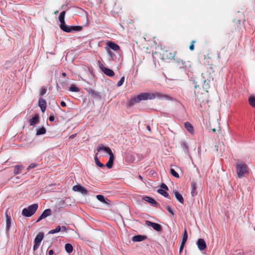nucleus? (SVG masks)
<instances>
[{
    "label": "nucleus",
    "mask_w": 255,
    "mask_h": 255,
    "mask_svg": "<svg viewBox=\"0 0 255 255\" xmlns=\"http://www.w3.org/2000/svg\"><path fill=\"white\" fill-rule=\"evenodd\" d=\"M215 67L212 65L206 66L204 71L202 73V76L203 79V87L205 89L209 88V82L213 80L215 75L214 70Z\"/></svg>",
    "instance_id": "nucleus-1"
},
{
    "label": "nucleus",
    "mask_w": 255,
    "mask_h": 255,
    "mask_svg": "<svg viewBox=\"0 0 255 255\" xmlns=\"http://www.w3.org/2000/svg\"><path fill=\"white\" fill-rule=\"evenodd\" d=\"M155 99L153 93L147 92L141 93L136 97H132L127 102V105L129 107L133 106L135 104L139 103L142 100H153Z\"/></svg>",
    "instance_id": "nucleus-2"
},
{
    "label": "nucleus",
    "mask_w": 255,
    "mask_h": 255,
    "mask_svg": "<svg viewBox=\"0 0 255 255\" xmlns=\"http://www.w3.org/2000/svg\"><path fill=\"white\" fill-rule=\"evenodd\" d=\"M177 52L173 50H162L161 54V58L164 61L170 62L174 60Z\"/></svg>",
    "instance_id": "nucleus-3"
},
{
    "label": "nucleus",
    "mask_w": 255,
    "mask_h": 255,
    "mask_svg": "<svg viewBox=\"0 0 255 255\" xmlns=\"http://www.w3.org/2000/svg\"><path fill=\"white\" fill-rule=\"evenodd\" d=\"M236 169L239 178H241L245 176L246 174L249 173V168L244 163H239L237 164Z\"/></svg>",
    "instance_id": "nucleus-4"
},
{
    "label": "nucleus",
    "mask_w": 255,
    "mask_h": 255,
    "mask_svg": "<svg viewBox=\"0 0 255 255\" xmlns=\"http://www.w3.org/2000/svg\"><path fill=\"white\" fill-rule=\"evenodd\" d=\"M38 204H33L29 206L27 208H24L22 211V214L27 217L32 216L38 209Z\"/></svg>",
    "instance_id": "nucleus-5"
},
{
    "label": "nucleus",
    "mask_w": 255,
    "mask_h": 255,
    "mask_svg": "<svg viewBox=\"0 0 255 255\" xmlns=\"http://www.w3.org/2000/svg\"><path fill=\"white\" fill-rule=\"evenodd\" d=\"M44 238V235L42 233H39L36 236L34 242L33 250L36 251L39 247L40 244Z\"/></svg>",
    "instance_id": "nucleus-6"
},
{
    "label": "nucleus",
    "mask_w": 255,
    "mask_h": 255,
    "mask_svg": "<svg viewBox=\"0 0 255 255\" xmlns=\"http://www.w3.org/2000/svg\"><path fill=\"white\" fill-rule=\"evenodd\" d=\"M145 225L147 226L151 227L154 230L157 232H161L162 231V227L160 225L146 220L145 221Z\"/></svg>",
    "instance_id": "nucleus-7"
},
{
    "label": "nucleus",
    "mask_w": 255,
    "mask_h": 255,
    "mask_svg": "<svg viewBox=\"0 0 255 255\" xmlns=\"http://www.w3.org/2000/svg\"><path fill=\"white\" fill-rule=\"evenodd\" d=\"M73 191L75 192H80L83 195H86L88 194V190L84 187L82 186L80 184H77L74 186L72 188Z\"/></svg>",
    "instance_id": "nucleus-8"
},
{
    "label": "nucleus",
    "mask_w": 255,
    "mask_h": 255,
    "mask_svg": "<svg viewBox=\"0 0 255 255\" xmlns=\"http://www.w3.org/2000/svg\"><path fill=\"white\" fill-rule=\"evenodd\" d=\"M82 27L80 26H68L66 25L62 30L66 32H70L72 31H79L82 30Z\"/></svg>",
    "instance_id": "nucleus-9"
},
{
    "label": "nucleus",
    "mask_w": 255,
    "mask_h": 255,
    "mask_svg": "<svg viewBox=\"0 0 255 255\" xmlns=\"http://www.w3.org/2000/svg\"><path fill=\"white\" fill-rule=\"evenodd\" d=\"M97 150L98 152L103 150L110 155L114 154L111 149L109 147L105 146L103 144H100L97 147Z\"/></svg>",
    "instance_id": "nucleus-10"
},
{
    "label": "nucleus",
    "mask_w": 255,
    "mask_h": 255,
    "mask_svg": "<svg viewBox=\"0 0 255 255\" xmlns=\"http://www.w3.org/2000/svg\"><path fill=\"white\" fill-rule=\"evenodd\" d=\"M65 13V11H63L60 13L59 16V20L60 22V27L61 29H62V28L65 27V25H66L64 20Z\"/></svg>",
    "instance_id": "nucleus-11"
},
{
    "label": "nucleus",
    "mask_w": 255,
    "mask_h": 255,
    "mask_svg": "<svg viewBox=\"0 0 255 255\" xmlns=\"http://www.w3.org/2000/svg\"><path fill=\"white\" fill-rule=\"evenodd\" d=\"M197 245L199 250L203 251L205 250L206 247V244L205 241L203 239H199L198 240L197 242Z\"/></svg>",
    "instance_id": "nucleus-12"
},
{
    "label": "nucleus",
    "mask_w": 255,
    "mask_h": 255,
    "mask_svg": "<svg viewBox=\"0 0 255 255\" xmlns=\"http://www.w3.org/2000/svg\"><path fill=\"white\" fill-rule=\"evenodd\" d=\"M38 105L40 107L42 112L44 113L46 108V101L44 99L40 98L38 101Z\"/></svg>",
    "instance_id": "nucleus-13"
},
{
    "label": "nucleus",
    "mask_w": 255,
    "mask_h": 255,
    "mask_svg": "<svg viewBox=\"0 0 255 255\" xmlns=\"http://www.w3.org/2000/svg\"><path fill=\"white\" fill-rule=\"evenodd\" d=\"M100 68L102 71L106 75L109 77H113L115 75L114 72L108 68H106L104 67L100 66Z\"/></svg>",
    "instance_id": "nucleus-14"
},
{
    "label": "nucleus",
    "mask_w": 255,
    "mask_h": 255,
    "mask_svg": "<svg viewBox=\"0 0 255 255\" xmlns=\"http://www.w3.org/2000/svg\"><path fill=\"white\" fill-rule=\"evenodd\" d=\"M142 199L151 204L152 206L157 207L158 203L153 198L148 196H144L142 197Z\"/></svg>",
    "instance_id": "nucleus-15"
},
{
    "label": "nucleus",
    "mask_w": 255,
    "mask_h": 255,
    "mask_svg": "<svg viewBox=\"0 0 255 255\" xmlns=\"http://www.w3.org/2000/svg\"><path fill=\"white\" fill-rule=\"evenodd\" d=\"M107 45L110 48L114 51H118L120 49V46L112 41H109L107 43Z\"/></svg>",
    "instance_id": "nucleus-16"
},
{
    "label": "nucleus",
    "mask_w": 255,
    "mask_h": 255,
    "mask_svg": "<svg viewBox=\"0 0 255 255\" xmlns=\"http://www.w3.org/2000/svg\"><path fill=\"white\" fill-rule=\"evenodd\" d=\"M153 95L155 96V98L157 97L158 99H165L167 100L170 99V97L168 95L160 92H155V93H153Z\"/></svg>",
    "instance_id": "nucleus-17"
},
{
    "label": "nucleus",
    "mask_w": 255,
    "mask_h": 255,
    "mask_svg": "<svg viewBox=\"0 0 255 255\" xmlns=\"http://www.w3.org/2000/svg\"><path fill=\"white\" fill-rule=\"evenodd\" d=\"M146 237L143 235H136L132 237V241L134 242H141L144 240Z\"/></svg>",
    "instance_id": "nucleus-18"
},
{
    "label": "nucleus",
    "mask_w": 255,
    "mask_h": 255,
    "mask_svg": "<svg viewBox=\"0 0 255 255\" xmlns=\"http://www.w3.org/2000/svg\"><path fill=\"white\" fill-rule=\"evenodd\" d=\"M114 158H115V156H114V154L110 155L109 161L106 164V166L108 168L111 169L112 168L113 165Z\"/></svg>",
    "instance_id": "nucleus-19"
},
{
    "label": "nucleus",
    "mask_w": 255,
    "mask_h": 255,
    "mask_svg": "<svg viewBox=\"0 0 255 255\" xmlns=\"http://www.w3.org/2000/svg\"><path fill=\"white\" fill-rule=\"evenodd\" d=\"M39 122V116L35 115L32 118L29 120V123L30 126H34Z\"/></svg>",
    "instance_id": "nucleus-20"
},
{
    "label": "nucleus",
    "mask_w": 255,
    "mask_h": 255,
    "mask_svg": "<svg viewBox=\"0 0 255 255\" xmlns=\"http://www.w3.org/2000/svg\"><path fill=\"white\" fill-rule=\"evenodd\" d=\"M6 218V232H7L11 226V218L5 213Z\"/></svg>",
    "instance_id": "nucleus-21"
},
{
    "label": "nucleus",
    "mask_w": 255,
    "mask_h": 255,
    "mask_svg": "<svg viewBox=\"0 0 255 255\" xmlns=\"http://www.w3.org/2000/svg\"><path fill=\"white\" fill-rule=\"evenodd\" d=\"M191 194L192 196H195L197 195V191L196 190V184L194 182H192L191 184Z\"/></svg>",
    "instance_id": "nucleus-22"
},
{
    "label": "nucleus",
    "mask_w": 255,
    "mask_h": 255,
    "mask_svg": "<svg viewBox=\"0 0 255 255\" xmlns=\"http://www.w3.org/2000/svg\"><path fill=\"white\" fill-rule=\"evenodd\" d=\"M184 126L186 130L190 133H193L194 132V128L192 125L189 122H186L184 124Z\"/></svg>",
    "instance_id": "nucleus-23"
},
{
    "label": "nucleus",
    "mask_w": 255,
    "mask_h": 255,
    "mask_svg": "<svg viewBox=\"0 0 255 255\" xmlns=\"http://www.w3.org/2000/svg\"><path fill=\"white\" fill-rule=\"evenodd\" d=\"M176 199L181 203H183L184 199L182 195L177 191L174 192Z\"/></svg>",
    "instance_id": "nucleus-24"
},
{
    "label": "nucleus",
    "mask_w": 255,
    "mask_h": 255,
    "mask_svg": "<svg viewBox=\"0 0 255 255\" xmlns=\"http://www.w3.org/2000/svg\"><path fill=\"white\" fill-rule=\"evenodd\" d=\"M23 167L22 165H15L14 169V173L16 175L19 174L23 169Z\"/></svg>",
    "instance_id": "nucleus-25"
},
{
    "label": "nucleus",
    "mask_w": 255,
    "mask_h": 255,
    "mask_svg": "<svg viewBox=\"0 0 255 255\" xmlns=\"http://www.w3.org/2000/svg\"><path fill=\"white\" fill-rule=\"evenodd\" d=\"M176 61L180 65V68H184L187 67L185 61L180 58H176Z\"/></svg>",
    "instance_id": "nucleus-26"
},
{
    "label": "nucleus",
    "mask_w": 255,
    "mask_h": 255,
    "mask_svg": "<svg viewBox=\"0 0 255 255\" xmlns=\"http://www.w3.org/2000/svg\"><path fill=\"white\" fill-rule=\"evenodd\" d=\"M176 61L180 65V68H184L187 67L185 61L180 58H176Z\"/></svg>",
    "instance_id": "nucleus-27"
},
{
    "label": "nucleus",
    "mask_w": 255,
    "mask_h": 255,
    "mask_svg": "<svg viewBox=\"0 0 255 255\" xmlns=\"http://www.w3.org/2000/svg\"><path fill=\"white\" fill-rule=\"evenodd\" d=\"M176 61L180 65V68H184L187 67L185 61L180 58H176Z\"/></svg>",
    "instance_id": "nucleus-28"
},
{
    "label": "nucleus",
    "mask_w": 255,
    "mask_h": 255,
    "mask_svg": "<svg viewBox=\"0 0 255 255\" xmlns=\"http://www.w3.org/2000/svg\"><path fill=\"white\" fill-rule=\"evenodd\" d=\"M51 210L50 209L45 210L41 215V216L44 219L47 217L51 215Z\"/></svg>",
    "instance_id": "nucleus-29"
},
{
    "label": "nucleus",
    "mask_w": 255,
    "mask_h": 255,
    "mask_svg": "<svg viewBox=\"0 0 255 255\" xmlns=\"http://www.w3.org/2000/svg\"><path fill=\"white\" fill-rule=\"evenodd\" d=\"M65 249L68 253L70 254L73 252V247L71 244L67 243L65 245Z\"/></svg>",
    "instance_id": "nucleus-30"
},
{
    "label": "nucleus",
    "mask_w": 255,
    "mask_h": 255,
    "mask_svg": "<svg viewBox=\"0 0 255 255\" xmlns=\"http://www.w3.org/2000/svg\"><path fill=\"white\" fill-rule=\"evenodd\" d=\"M249 102L250 105L253 108H255V97L250 96L249 98Z\"/></svg>",
    "instance_id": "nucleus-31"
},
{
    "label": "nucleus",
    "mask_w": 255,
    "mask_h": 255,
    "mask_svg": "<svg viewBox=\"0 0 255 255\" xmlns=\"http://www.w3.org/2000/svg\"><path fill=\"white\" fill-rule=\"evenodd\" d=\"M157 191L159 194L163 195L165 197L168 198L169 194H168L167 192H166V191L165 190H164L162 189H159L157 190Z\"/></svg>",
    "instance_id": "nucleus-32"
},
{
    "label": "nucleus",
    "mask_w": 255,
    "mask_h": 255,
    "mask_svg": "<svg viewBox=\"0 0 255 255\" xmlns=\"http://www.w3.org/2000/svg\"><path fill=\"white\" fill-rule=\"evenodd\" d=\"M188 239V234L186 229H185L183 234V238L182 240L181 243H183L185 244Z\"/></svg>",
    "instance_id": "nucleus-33"
},
{
    "label": "nucleus",
    "mask_w": 255,
    "mask_h": 255,
    "mask_svg": "<svg viewBox=\"0 0 255 255\" xmlns=\"http://www.w3.org/2000/svg\"><path fill=\"white\" fill-rule=\"evenodd\" d=\"M97 199L102 203H107L106 199L105 197L102 195H98L96 196Z\"/></svg>",
    "instance_id": "nucleus-34"
},
{
    "label": "nucleus",
    "mask_w": 255,
    "mask_h": 255,
    "mask_svg": "<svg viewBox=\"0 0 255 255\" xmlns=\"http://www.w3.org/2000/svg\"><path fill=\"white\" fill-rule=\"evenodd\" d=\"M61 230V227L57 226L55 229L51 230L49 232V234H53L56 233H58Z\"/></svg>",
    "instance_id": "nucleus-35"
},
{
    "label": "nucleus",
    "mask_w": 255,
    "mask_h": 255,
    "mask_svg": "<svg viewBox=\"0 0 255 255\" xmlns=\"http://www.w3.org/2000/svg\"><path fill=\"white\" fill-rule=\"evenodd\" d=\"M46 133V129L44 127L39 128L37 130L36 135H41Z\"/></svg>",
    "instance_id": "nucleus-36"
},
{
    "label": "nucleus",
    "mask_w": 255,
    "mask_h": 255,
    "mask_svg": "<svg viewBox=\"0 0 255 255\" xmlns=\"http://www.w3.org/2000/svg\"><path fill=\"white\" fill-rule=\"evenodd\" d=\"M69 90L71 92H78L80 91L79 89L74 85H71V86L69 88Z\"/></svg>",
    "instance_id": "nucleus-37"
},
{
    "label": "nucleus",
    "mask_w": 255,
    "mask_h": 255,
    "mask_svg": "<svg viewBox=\"0 0 255 255\" xmlns=\"http://www.w3.org/2000/svg\"><path fill=\"white\" fill-rule=\"evenodd\" d=\"M89 94L93 98L99 97V94L95 92L94 90H91L90 91H89Z\"/></svg>",
    "instance_id": "nucleus-38"
},
{
    "label": "nucleus",
    "mask_w": 255,
    "mask_h": 255,
    "mask_svg": "<svg viewBox=\"0 0 255 255\" xmlns=\"http://www.w3.org/2000/svg\"><path fill=\"white\" fill-rule=\"evenodd\" d=\"M95 160L96 164L99 167H103L104 166V164L103 163H101L99 161V159H98V158L97 156H96L95 157Z\"/></svg>",
    "instance_id": "nucleus-39"
},
{
    "label": "nucleus",
    "mask_w": 255,
    "mask_h": 255,
    "mask_svg": "<svg viewBox=\"0 0 255 255\" xmlns=\"http://www.w3.org/2000/svg\"><path fill=\"white\" fill-rule=\"evenodd\" d=\"M166 209L168 211V212L170 213V216L173 217L174 215V213L173 209L170 206H166L165 207Z\"/></svg>",
    "instance_id": "nucleus-40"
},
{
    "label": "nucleus",
    "mask_w": 255,
    "mask_h": 255,
    "mask_svg": "<svg viewBox=\"0 0 255 255\" xmlns=\"http://www.w3.org/2000/svg\"><path fill=\"white\" fill-rule=\"evenodd\" d=\"M47 90L46 88H44L43 87H42L40 90L39 95L40 98L42 97L44 95H45L46 93Z\"/></svg>",
    "instance_id": "nucleus-41"
},
{
    "label": "nucleus",
    "mask_w": 255,
    "mask_h": 255,
    "mask_svg": "<svg viewBox=\"0 0 255 255\" xmlns=\"http://www.w3.org/2000/svg\"><path fill=\"white\" fill-rule=\"evenodd\" d=\"M170 173L176 178H179V174L173 168L170 169Z\"/></svg>",
    "instance_id": "nucleus-42"
},
{
    "label": "nucleus",
    "mask_w": 255,
    "mask_h": 255,
    "mask_svg": "<svg viewBox=\"0 0 255 255\" xmlns=\"http://www.w3.org/2000/svg\"><path fill=\"white\" fill-rule=\"evenodd\" d=\"M124 81H125V77L123 76L121 78L120 81L117 83V86L118 87H120L121 86H122L123 84Z\"/></svg>",
    "instance_id": "nucleus-43"
},
{
    "label": "nucleus",
    "mask_w": 255,
    "mask_h": 255,
    "mask_svg": "<svg viewBox=\"0 0 255 255\" xmlns=\"http://www.w3.org/2000/svg\"><path fill=\"white\" fill-rule=\"evenodd\" d=\"M36 166H37V164L32 163H31L28 166V167H27V169L28 171H29L30 169H32V168H35Z\"/></svg>",
    "instance_id": "nucleus-44"
},
{
    "label": "nucleus",
    "mask_w": 255,
    "mask_h": 255,
    "mask_svg": "<svg viewBox=\"0 0 255 255\" xmlns=\"http://www.w3.org/2000/svg\"><path fill=\"white\" fill-rule=\"evenodd\" d=\"M195 43V41L192 40L191 42V44L189 46V49L191 51H193L194 50V43Z\"/></svg>",
    "instance_id": "nucleus-45"
},
{
    "label": "nucleus",
    "mask_w": 255,
    "mask_h": 255,
    "mask_svg": "<svg viewBox=\"0 0 255 255\" xmlns=\"http://www.w3.org/2000/svg\"><path fill=\"white\" fill-rule=\"evenodd\" d=\"M160 187H161V188H162V189H163L164 190H168V187L164 183H162L161 184Z\"/></svg>",
    "instance_id": "nucleus-46"
},
{
    "label": "nucleus",
    "mask_w": 255,
    "mask_h": 255,
    "mask_svg": "<svg viewBox=\"0 0 255 255\" xmlns=\"http://www.w3.org/2000/svg\"><path fill=\"white\" fill-rule=\"evenodd\" d=\"M185 244H184L183 243H181L180 249H179V253H181L182 252V250L184 248Z\"/></svg>",
    "instance_id": "nucleus-47"
},
{
    "label": "nucleus",
    "mask_w": 255,
    "mask_h": 255,
    "mask_svg": "<svg viewBox=\"0 0 255 255\" xmlns=\"http://www.w3.org/2000/svg\"><path fill=\"white\" fill-rule=\"evenodd\" d=\"M54 255V252L53 250H50L48 251L47 255Z\"/></svg>",
    "instance_id": "nucleus-48"
},
{
    "label": "nucleus",
    "mask_w": 255,
    "mask_h": 255,
    "mask_svg": "<svg viewBox=\"0 0 255 255\" xmlns=\"http://www.w3.org/2000/svg\"><path fill=\"white\" fill-rule=\"evenodd\" d=\"M49 120L50 122H53L54 120V117L53 115H50L49 117Z\"/></svg>",
    "instance_id": "nucleus-49"
},
{
    "label": "nucleus",
    "mask_w": 255,
    "mask_h": 255,
    "mask_svg": "<svg viewBox=\"0 0 255 255\" xmlns=\"http://www.w3.org/2000/svg\"><path fill=\"white\" fill-rule=\"evenodd\" d=\"M60 105L62 107H65L66 106V104L65 102L64 101H61L60 103Z\"/></svg>",
    "instance_id": "nucleus-50"
},
{
    "label": "nucleus",
    "mask_w": 255,
    "mask_h": 255,
    "mask_svg": "<svg viewBox=\"0 0 255 255\" xmlns=\"http://www.w3.org/2000/svg\"><path fill=\"white\" fill-rule=\"evenodd\" d=\"M44 218L40 215V216L38 218V219H37V220L36 221V223H38L40 221H41V220L43 219Z\"/></svg>",
    "instance_id": "nucleus-51"
},
{
    "label": "nucleus",
    "mask_w": 255,
    "mask_h": 255,
    "mask_svg": "<svg viewBox=\"0 0 255 255\" xmlns=\"http://www.w3.org/2000/svg\"><path fill=\"white\" fill-rule=\"evenodd\" d=\"M76 133L73 134L69 136V138H73L76 137Z\"/></svg>",
    "instance_id": "nucleus-52"
},
{
    "label": "nucleus",
    "mask_w": 255,
    "mask_h": 255,
    "mask_svg": "<svg viewBox=\"0 0 255 255\" xmlns=\"http://www.w3.org/2000/svg\"><path fill=\"white\" fill-rule=\"evenodd\" d=\"M62 75L64 77H65L66 76V74L65 73H62Z\"/></svg>",
    "instance_id": "nucleus-53"
},
{
    "label": "nucleus",
    "mask_w": 255,
    "mask_h": 255,
    "mask_svg": "<svg viewBox=\"0 0 255 255\" xmlns=\"http://www.w3.org/2000/svg\"><path fill=\"white\" fill-rule=\"evenodd\" d=\"M147 129H148V130H150V127H149V126H147Z\"/></svg>",
    "instance_id": "nucleus-54"
},
{
    "label": "nucleus",
    "mask_w": 255,
    "mask_h": 255,
    "mask_svg": "<svg viewBox=\"0 0 255 255\" xmlns=\"http://www.w3.org/2000/svg\"><path fill=\"white\" fill-rule=\"evenodd\" d=\"M138 177H139V179H140L141 180H142V176H141V175H139V176H138Z\"/></svg>",
    "instance_id": "nucleus-55"
},
{
    "label": "nucleus",
    "mask_w": 255,
    "mask_h": 255,
    "mask_svg": "<svg viewBox=\"0 0 255 255\" xmlns=\"http://www.w3.org/2000/svg\"><path fill=\"white\" fill-rule=\"evenodd\" d=\"M212 131H214V132H215L216 131V129L215 128H213L212 129Z\"/></svg>",
    "instance_id": "nucleus-56"
},
{
    "label": "nucleus",
    "mask_w": 255,
    "mask_h": 255,
    "mask_svg": "<svg viewBox=\"0 0 255 255\" xmlns=\"http://www.w3.org/2000/svg\"><path fill=\"white\" fill-rule=\"evenodd\" d=\"M58 12V11L55 12V14H56Z\"/></svg>",
    "instance_id": "nucleus-57"
}]
</instances>
